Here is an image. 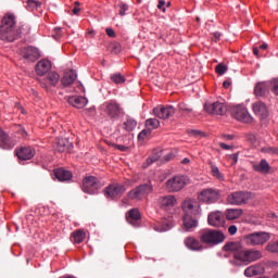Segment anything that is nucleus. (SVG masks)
Masks as SVG:
<instances>
[{"label":"nucleus","instance_id":"obj_1","mask_svg":"<svg viewBox=\"0 0 278 278\" xmlns=\"http://www.w3.org/2000/svg\"><path fill=\"white\" fill-rule=\"evenodd\" d=\"M224 251H230L233 253L235 260L238 262H257V260H262V251L260 250H244L242 248V243L240 242H228L224 245Z\"/></svg>","mask_w":278,"mask_h":278},{"label":"nucleus","instance_id":"obj_2","mask_svg":"<svg viewBox=\"0 0 278 278\" xmlns=\"http://www.w3.org/2000/svg\"><path fill=\"white\" fill-rule=\"evenodd\" d=\"M21 36V30L16 27V15L7 13L0 22V40L14 42Z\"/></svg>","mask_w":278,"mask_h":278},{"label":"nucleus","instance_id":"obj_3","mask_svg":"<svg viewBox=\"0 0 278 278\" xmlns=\"http://www.w3.org/2000/svg\"><path fill=\"white\" fill-rule=\"evenodd\" d=\"M182 211H184V226L187 231H190V229H194L199 223L197 222V216L201 214V205H199V202L193 200H186L182 202Z\"/></svg>","mask_w":278,"mask_h":278},{"label":"nucleus","instance_id":"obj_4","mask_svg":"<svg viewBox=\"0 0 278 278\" xmlns=\"http://www.w3.org/2000/svg\"><path fill=\"white\" fill-rule=\"evenodd\" d=\"M199 240L202 244L216 247L217 244H223V242H225V233L216 229H203L200 231Z\"/></svg>","mask_w":278,"mask_h":278},{"label":"nucleus","instance_id":"obj_5","mask_svg":"<svg viewBox=\"0 0 278 278\" xmlns=\"http://www.w3.org/2000/svg\"><path fill=\"white\" fill-rule=\"evenodd\" d=\"M270 240V233L264 231H257L243 236V242L248 247H262Z\"/></svg>","mask_w":278,"mask_h":278},{"label":"nucleus","instance_id":"obj_6","mask_svg":"<svg viewBox=\"0 0 278 278\" xmlns=\"http://www.w3.org/2000/svg\"><path fill=\"white\" fill-rule=\"evenodd\" d=\"M101 187V181L94 176H87L83 180V192H86V194H97Z\"/></svg>","mask_w":278,"mask_h":278},{"label":"nucleus","instance_id":"obj_7","mask_svg":"<svg viewBox=\"0 0 278 278\" xmlns=\"http://www.w3.org/2000/svg\"><path fill=\"white\" fill-rule=\"evenodd\" d=\"M253 199V194L249 191H236L228 195L227 201L230 205H244Z\"/></svg>","mask_w":278,"mask_h":278},{"label":"nucleus","instance_id":"obj_8","mask_svg":"<svg viewBox=\"0 0 278 278\" xmlns=\"http://www.w3.org/2000/svg\"><path fill=\"white\" fill-rule=\"evenodd\" d=\"M103 108L104 114H106V116L112 121H118V118H121V115L123 114V108H121V104H118L114 100L105 102L103 104Z\"/></svg>","mask_w":278,"mask_h":278},{"label":"nucleus","instance_id":"obj_9","mask_svg":"<svg viewBox=\"0 0 278 278\" xmlns=\"http://www.w3.org/2000/svg\"><path fill=\"white\" fill-rule=\"evenodd\" d=\"M126 190L125 185L111 184L104 189V197L114 201V199H121V197L125 194Z\"/></svg>","mask_w":278,"mask_h":278},{"label":"nucleus","instance_id":"obj_10","mask_svg":"<svg viewBox=\"0 0 278 278\" xmlns=\"http://www.w3.org/2000/svg\"><path fill=\"white\" fill-rule=\"evenodd\" d=\"M186 184H188L186 176H174L166 181V189L168 192H179V190H184Z\"/></svg>","mask_w":278,"mask_h":278},{"label":"nucleus","instance_id":"obj_11","mask_svg":"<svg viewBox=\"0 0 278 278\" xmlns=\"http://www.w3.org/2000/svg\"><path fill=\"white\" fill-rule=\"evenodd\" d=\"M231 116L236 118V121H240L241 123H253V117L249 114L247 108L242 105H237L231 109Z\"/></svg>","mask_w":278,"mask_h":278},{"label":"nucleus","instance_id":"obj_12","mask_svg":"<svg viewBox=\"0 0 278 278\" xmlns=\"http://www.w3.org/2000/svg\"><path fill=\"white\" fill-rule=\"evenodd\" d=\"M151 192H153V185L147 182L128 192V199H140L144 194H151Z\"/></svg>","mask_w":278,"mask_h":278},{"label":"nucleus","instance_id":"obj_13","mask_svg":"<svg viewBox=\"0 0 278 278\" xmlns=\"http://www.w3.org/2000/svg\"><path fill=\"white\" fill-rule=\"evenodd\" d=\"M204 110L207 114H215L216 116H225L227 114V105L223 102L205 103Z\"/></svg>","mask_w":278,"mask_h":278},{"label":"nucleus","instance_id":"obj_14","mask_svg":"<svg viewBox=\"0 0 278 278\" xmlns=\"http://www.w3.org/2000/svg\"><path fill=\"white\" fill-rule=\"evenodd\" d=\"M218 191H216L215 189H204L198 194L199 201H201V203L207 204L216 203V201H218Z\"/></svg>","mask_w":278,"mask_h":278},{"label":"nucleus","instance_id":"obj_15","mask_svg":"<svg viewBox=\"0 0 278 278\" xmlns=\"http://www.w3.org/2000/svg\"><path fill=\"white\" fill-rule=\"evenodd\" d=\"M153 114L156 116V118H162L163 121H166V118H170L173 114H175V108L167 105H159L153 109Z\"/></svg>","mask_w":278,"mask_h":278},{"label":"nucleus","instance_id":"obj_16","mask_svg":"<svg viewBox=\"0 0 278 278\" xmlns=\"http://www.w3.org/2000/svg\"><path fill=\"white\" fill-rule=\"evenodd\" d=\"M39 81L42 88L49 90L51 87L58 86V83L60 81V74H58V72H50L47 77L41 78Z\"/></svg>","mask_w":278,"mask_h":278},{"label":"nucleus","instance_id":"obj_17","mask_svg":"<svg viewBox=\"0 0 278 278\" xmlns=\"http://www.w3.org/2000/svg\"><path fill=\"white\" fill-rule=\"evenodd\" d=\"M16 147V141L8 135V132L3 131V129H0V149H14Z\"/></svg>","mask_w":278,"mask_h":278},{"label":"nucleus","instance_id":"obj_18","mask_svg":"<svg viewBox=\"0 0 278 278\" xmlns=\"http://www.w3.org/2000/svg\"><path fill=\"white\" fill-rule=\"evenodd\" d=\"M22 55L28 62H36L40 58V52L34 47H26L22 49Z\"/></svg>","mask_w":278,"mask_h":278},{"label":"nucleus","instance_id":"obj_19","mask_svg":"<svg viewBox=\"0 0 278 278\" xmlns=\"http://www.w3.org/2000/svg\"><path fill=\"white\" fill-rule=\"evenodd\" d=\"M208 225H211V227H223V225H225V215L220 212L208 214Z\"/></svg>","mask_w":278,"mask_h":278},{"label":"nucleus","instance_id":"obj_20","mask_svg":"<svg viewBox=\"0 0 278 278\" xmlns=\"http://www.w3.org/2000/svg\"><path fill=\"white\" fill-rule=\"evenodd\" d=\"M252 110L256 116H260V118H268V108H266L264 102H254L252 104Z\"/></svg>","mask_w":278,"mask_h":278},{"label":"nucleus","instance_id":"obj_21","mask_svg":"<svg viewBox=\"0 0 278 278\" xmlns=\"http://www.w3.org/2000/svg\"><path fill=\"white\" fill-rule=\"evenodd\" d=\"M67 103L77 110H81L88 105V99L79 96H72L67 98Z\"/></svg>","mask_w":278,"mask_h":278},{"label":"nucleus","instance_id":"obj_22","mask_svg":"<svg viewBox=\"0 0 278 278\" xmlns=\"http://www.w3.org/2000/svg\"><path fill=\"white\" fill-rule=\"evenodd\" d=\"M157 202L162 210H168V207H175L177 205V199L174 195L160 197Z\"/></svg>","mask_w":278,"mask_h":278},{"label":"nucleus","instance_id":"obj_23","mask_svg":"<svg viewBox=\"0 0 278 278\" xmlns=\"http://www.w3.org/2000/svg\"><path fill=\"white\" fill-rule=\"evenodd\" d=\"M35 71L40 77H45L51 71V62L49 60H41L36 64Z\"/></svg>","mask_w":278,"mask_h":278},{"label":"nucleus","instance_id":"obj_24","mask_svg":"<svg viewBox=\"0 0 278 278\" xmlns=\"http://www.w3.org/2000/svg\"><path fill=\"white\" fill-rule=\"evenodd\" d=\"M16 155L18 160H31V157L36 155V150H34L31 147H23L16 151Z\"/></svg>","mask_w":278,"mask_h":278},{"label":"nucleus","instance_id":"obj_25","mask_svg":"<svg viewBox=\"0 0 278 278\" xmlns=\"http://www.w3.org/2000/svg\"><path fill=\"white\" fill-rule=\"evenodd\" d=\"M185 247L190 251H203V244L194 237H187L185 239Z\"/></svg>","mask_w":278,"mask_h":278},{"label":"nucleus","instance_id":"obj_26","mask_svg":"<svg viewBox=\"0 0 278 278\" xmlns=\"http://www.w3.org/2000/svg\"><path fill=\"white\" fill-rule=\"evenodd\" d=\"M75 79H77V72L70 70L64 73V76L61 79V84L65 87H68L75 83Z\"/></svg>","mask_w":278,"mask_h":278},{"label":"nucleus","instance_id":"obj_27","mask_svg":"<svg viewBox=\"0 0 278 278\" xmlns=\"http://www.w3.org/2000/svg\"><path fill=\"white\" fill-rule=\"evenodd\" d=\"M54 176L60 181H70V179H73V173L64 168L54 169Z\"/></svg>","mask_w":278,"mask_h":278},{"label":"nucleus","instance_id":"obj_28","mask_svg":"<svg viewBox=\"0 0 278 278\" xmlns=\"http://www.w3.org/2000/svg\"><path fill=\"white\" fill-rule=\"evenodd\" d=\"M253 170L262 173L263 175H268V173H270V164H268V161L263 159L260 163L253 165Z\"/></svg>","mask_w":278,"mask_h":278},{"label":"nucleus","instance_id":"obj_29","mask_svg":"<svg viewBox=\"0 0 278 278\" xmlns=\"http://www.w3.org/2000/svg\"><path fill=\"white\" fill-rule=\"evenodd\" d=\"M270 90V83H258L254 88V94L256 97H266Z\"/></svg>","mask_w":278,"mask_h":278},{"label":"nucleus","instance_id":"obj_30","mask_svg":"<svg viewBox=\"0 0 278 278\" xmlns=\"http://www.w3.org/2000/svg\"><path fill=\"white\" fill-rule=\"evenodd\" d=\"M242 214L243 211L241 208H228L225 211L224 216L227 220H238Z\"/></svg>","mask_w":278,"mask_h":278},{"label":"nucleus","instance_id":"obj_31","mask_svg":"<svg viewBox=\"0 0 278 278\" xmlns=\"http://www.w3.org/2000/svg\"><path fill=\"white\" fill-rule=\"evenodd\" d=\"M71 147V141L65 138H59L55 140V150L59 151V153H64V151H68Z\"/></svg>","mask_w":278,"mask_h":278},{"label":"nucleus","instance_id":"obj_32","mask_svg":"<svg viewBox=\"0 0 278 278\" xmlns=\"http://www.w3.org/2000/svg\"><path fill=\"white\" fill-rule=\"evenodd\" d=\"M264 273V266L252 265L244 270L245 277H255V275H262Z\"/></svg>","mask_w":278,"mask_h":278},{"label":"nucleus","instance_id":"obj_33","mask_svg":"<svg viewBox=\"0 0 278 278\" xmlns=\"http://www.w3.org/2000/svg\"><path fill=\"white\" fill-rule=\"evenodd\" d=\"M84 240H86V231L83 229L74 231L71 236V242H73V244H81Z\"/></svg>","mask_w":278,"mask_h":278},{"label":"nucleus","instance_id":"obj_34","mask_svg":"<svg viewBox=\"0 0 278 278\" xmlns=\"http://www.w3.org/2000/svg\"><path fill=\"white\" fill-rule=\"evenodd\" d=\"M126 220L129 223V225H134V227H136V220H140V211H138V208H131L128 212Z\"/></svg>","mask_w":278,"mask_h":278},{"label":"nucleus","instance_id":"obj_35","mask_svg":"<svg viewBox=\"0 0 278 278\" xmlns=\"http://www.w3.org/2000/svg\"><path fill=\"white\" fill-rule=\"evenodd\" d=\"M208 166L211 168V174L213 177H215V179H218V181H225V175L220 173V169L218 168V166H216V164L210 161Z\"/></svg>","mask_w":278,"mask_h":278},{"label":"nucleus","instance_id":"obj_36","mask_svg":"<svg viewBox=\"0 0 278 278\" xmlns=\"http://www.w3.org/2000/svg\"><path fill=\"white\" fill-rule=\"evenodd\" d=\"M138 125V122H136V119H127L126 122L123 123V127L125 129V131H134V129H136Z\"/></svg>","mask_w":278,"mask_h":278},{"label":"nucleus","instance_id":"obj_37","mask_svg":"<svg viewBox=\"0 0 278 278\" xmlns=\"http://www.w3.org/2000/svg\"><path fill=\"white\" fill-rule=\"evenodd\" d=\"M261 153H266L267 155H278V147L265 146L261 148Z\"/></svg>","mask_w":278,"mask_h":278},{"label":"nucleus","instance_id":"obj_38","mask_svg":"<svg viewBox=\"0 0 278 278\" xmlns=\"http://www.w3.org/2000/svg\"><path fill=\"white\" fill-rule=\"evenodd\" d=\"M146 127L151 131V129H157L160 127V121L156 118H149L146 121Z\"/></svg>","mask_w":278,"mask_h":278},{"label":"nucleus","instance_id":"obj_39","mask_svg":"<svg viewBox=\"0 0 278 278\" xmlns=\"http://www.w3.org/2000/svg\"><path fill=\"white\" fill-rule=\"evenodd\" d=\"M111 80L114 84H125V76H123L121 73L112 74L111 75Z\"/></svg>","mask_w":278,"mask_h":278},{"label":"nucleus","instance_id":"obj_40","mask_svg":"<svg viewBox=\"0 0 278 278\" xmlns=\"http://www.w3.org/2000/svg\"><path fill=\"white\" fill-rule=\"evenodd\" d=\"M157 160H160V155L159 154H153L150 157L147 159V161L143 163V168H149V166H151V164H154V162H157Z\"/></svg>","mask_w":278,"mask_h":278},{"label":"nucleus","instance_id":"obj_41","mask_svg":"<svg viewBox=\"0 0 278 278\" xmlns=\"http://www.w3.org/2000/svg\"><path fill=\"white\" fill-rule=\"evenodd\" d=\"M269 88L276 97H278V78H274L269 81Z\"/></svg>","mask_w":278,"mask_h":278},{"label":"nucleus","instance_id":"obj_42","mask_svg":"<svg viewBox=\"0 0 278 278\" xmlns=\"http://www.w3.org/2000/svg\"><path fill=\"white\" fill-rule=\"evenodd\" d=\"M40 2L38 0H27V9L30 11L38 10Z\"/></svg>","mask_w":278,"mask_h":278},{"label":"nucleus","instance_id":"obj_43","mask_svg":"<svg viewBox=\"0 0 278 278\" xmlns=\"http://www.w3.org/2000/svg\"><path fill=\"white\" fill-rule=\"evenodd\" d=\"M215 73H217V75H225V73H227V65H225V63H219L215 66Z\"/></svg>","mask_w":278,"mask_h":278},{"label":"nucleus","instance_id":"obj_44","mask_svg":"<svg viewBox=\"0 0 278 278\" xmlns=\"http://www.w3.org/2000/svg\"><path fill=\"white\" fill-rule=\"evenodd\" d=\"M266 250L269 253H278V241L268 243Z\"/></svg>","mask_w":278,"mask_h":278},{"label":"nucleus","instance_id":"obj_45","mask_svg":"<svg viewBox=\"0 0 278 278\" xmlns=\"http://www.w3.org/2000/svg\"><path fill=\"white\" fill-rule=\"evenodd\" d=\"M117 8H119L118 14L119 16H125L127 10H129V5L121 2L119 4H117Z\"/></svg>","mask_w":278,"mask_h":278},{"label":"nucleus","instance_id":"obj_46","mask_svg":"<svg viewBox=\"0 0 278 278\" xmlns=\"http://www.w3.org/2000/svg\"><path fill=\"white\" fill-rule=\"evenodd\" d=\"M147 136H151V130H150V128L143 129V130L138 135V139H139V140H144V138H147Z\"/></svg>","mask_w":278,"mask_h":278},{"label":"nucleus","instance_id":"obj_47","mask_svg":"<svg viewBox=\"0 0 278 278\" xmlns=\"http://www.w3.org/2000/svg\"><path fill=\"white\" fill-rule=\"evenodd\" d=\"M178 108L181 112H192V109L190 106H188V104L186 103H179Z\"/></svg>","mask_w":278,"mask_h":278},{"label":"nucleus","instance_id":"obj_48","mask_svg":"<svg viewBox=\"0 0 278 278\" xmlns=\"http://www.w3.org/2000/svg\"><path fill=\"white\" fill-rule=\"evenodd\" d=\"M52 37L54 40H60V38H62V28H54Z\"/></svg>","mask_w":278,"mask_h":278},{"label":"nucleus","instance_id":"obj_49","mask_svg":"<svg viewBox=\"0 0 278 278\" xmlns=\"http://www.w3.org/2000/svg\"><path fill=\"white\" fill-rule=\"evenodd\" d=\"M168 229H170V225H168V222L164 220L163 222V226L156 227V231H168Z\"/></svg>","mask_w":278,"mask_h":278},{"label":"nucleus","instance_id":"obj_50","mask_svg":"<svg viewBox=\"0 0 278 278\" xmlns=\"http://www.w3.org/2000/svg\"><path fill=\"white\" fill-rule=\"evenodd\" d=\"M17 129V134H21V136H23V138L27 137V130H25V128L21 125L16 126Z\"/></svg>","mask_w":278,"mask_h":278},{"label":"nucleus","instance_id":"obj_51","mask_svg":"<svg viewBox=\"0 0 278 278\" xmlns=\"http://www.w3.org/2000/svg\"><path fill=\"white\" fill-rule=\"evenodd\" d=\"M228 233L230 236H236L238 233V227L236 225H231L228 227Z\"/></svg>","mask_w":278,"mask_h":278},{"label":"nucleus","instance_id":"obj_52","mask_svg":"<svg viewBox=\"0 0 278 278\" xmlns=\"http://www.w3.org/2000/svg\"><path fill=\"white\" fill-rule=\"evenodd\" d=\"M74 9L72 10L73 14L77 15L79 12H81V9L79 8V1L74 2Z\"/></svg>","mask_w":278,"mask_h":278},{"label":"nucleus","instance_id":"obj_53","mask_svg":"<svg viewBox=\"0 0 278 278\" xmlns=\"http://www.w3.org/2000/svg\"><path fill=\"white\" fill-rule=\"evenodd\" d=\"M113 147L114 149H117V151H122V152L129 151V147L127 146L113 144Z\"/></svg>","mask_w":278,"mask_h":278},{"label":"nucleus","instance_id":"obj_54","mask_svg":"<svg viewBox=\"0 0 278 278\" xmlns=\"http://www.w3.org/2000/svg\"><path fill=\"white\" fill-rule=\"evenodd\" d=\"M165 5H166V1L160 0L157 4V9L161 10L162 12H166Z\"/></svg>","mask_w":278,"mask_h":278},{"label":"nucleus","instance_id":"obj_55","mask_svg":"<svg viewBox=\"0 0 278 278\" xmlns=\"http://www.w3.org/2000/svg\"><path fill=\"white\" fill-rule=\"evenodd\" d=\"M105 33H106V36H109V38H114L116 36V33L112 28H106Z\"/></svg>","mask_w":278,"mask_h":278},{"label":"nucleus","instance_id":"obj_56","mask_svg":"<svg viewBox=\"0 0 278 278\" xmlns=\"http://www.w3.org/2000/svg\"><path fill=\"white\" fill-rule=\"evenodd\" d=\"M233 138V135H222V140L231 141Z\"/></svg>","mask_w":278,"mask_h":278},{"label":"nucleus","instance_id":"obj_57","mask_svg":"<svg viewBox=\"0 0 278 278\" xmlns=\"http://www.w3.org/2000/svg\"><path fill=\"white\" fill-rule=\"evenodd\" d=\"M219 147L220 149H224V151H229L231 149V146L224 142H219Z\"/></svg>","mask_w":278,"mask_h":278},{"label":"nucleus","instance_id":"obj_58","mask_svg":"<svg viewBox=\"0 0 278 278\" xmlns=\"http://www.w3.org/2000/svg\"><path fill=\"white\" fill-rule=\"evenodd\" d=\"M247 140H249V142H255V135L254 134H248L247 135Z\"/></svg>","mask_w":278,"mask_h":278},{"label":"nucleus","instance_id":"obj_59","mask_svg":"<svg viewBox=\"0 0 278 278\" xmlns=\"http://www.w3.org/2000/svg\"><path fill=\"white\" fill-rule=\"evenodd\" d=\"M229 159L232 160V162H233L232 164H238V154H236V153H235V154H231V155L229 156Z\"/></svg>","mask_w":278,"mask_h":278},{"label":"nucleus","instance_id":"obj_60","mask_svg":"<svg viewBox=\"0 0 278 278\" xmlns=\"http://www.w3.org/2000/svg\"><path fill=\"white\" fill-rule=\"evenodd\" d=\"M253 53L256 55V58H260V49L257 47L253 48Z\"/></svg>","mask_w":278,"mask_h":278},{"label":"nucleus","instance_id":"obj_61","mask_svg":"<svg viewBox=\"0 0 278 278\" xmlns=\"http://www.w3.org/2000/svg\"><path fill=\"white\" fill-rule=\"evenodd\" d=\"M223 86H224V88H229V86H231V81H229V80H225L224 83H223Z\"/></svg>","mask_w":278,"mask_h":278},{"label":"nucleus","instance_id":"obj_62","mask_svg":"<svg viewBox=\"0 0 278 278\" xmlns=\"http://www.w3.org/2000/svg\"><path fill=\"white\" fill-rule=\"evenodd\" d=\"M260 49H263V51H265V49H268V43L261 45Z\"/></svg>","mask_w":278,"mask_h":278},{"label":"nucleus","instance_id":"obj_63","mask_svg":"<svg viewBox=\"0 0 278 278\" xmlns=\"http://www.w3.org/2000/svg\"><path fill=\"white\" fill-rule=\"evenodd\" d=\"M181 164H190V159L185 157V159L181 161Z\"/></svg>","mask_w":278,"mask_h":278},{"label":"nucleus","instance_id":"obj_64","mask_svg":"<svg viewBox=\"0 0 278 278\" xmlns=\"http://www.w3.org/2000/svg\"><path fill=\"white\" fill-rule=\"evenodd\" d=\"M59 278H76L75 276H71V275H64V276H61Z\"/></svg>","mask_w":278,"mask_h":278}]
</instances>
